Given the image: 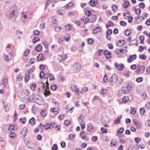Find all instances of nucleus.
<instances>
[{
  "mask_svg": "<svg viewBox=\"0 0 150 150\" xmlns=\"http://www.w3.org/2000/svg\"><path fill=\"white\" fill-rule=\"evenodd\" d=\"M139 39L140 41V43H143L144 40V37L143 35H141L139 37Z\"/></svg>",
  "mask_w": 150,
  "mask_h": 150,
  "instance_id": "38",
  "label": "nucleus"
},
{
  "mask_svg": "<svg viewBox=\"0 0 150 150\" xmlns=\"http://www.w3.org/2000/svg\"><path fill=\"white\" fill-rule=\"evenodd\" d=\"M80 136L81 137L82 139L83 140H85L86 141L88 140V139L86 136L84 135V132H81L80 133Z\"/></svg>",
  "mask_w": 150,
  "mask_h": 150,
  "instance_id": "16",
  "label": "nucleus"
},
{
  "mask_svg": "<svg viewBox=\"0 0 150 150\" xmlns=\"http://www.w3.org/2000/svg\"><path fill=\"white\" fill-rule=\"evenodd\" d=\"M42 127H44L46 130L48 129H51L54 127V126L52 125V123H46L44 125H42Z\"/></svg>",
  "mask_w": 150,
  "mask_h": 150,
  "instance_id": "8",
  "label": "nucleus"
},
{
  "mask_svg": "<svg viewBox=\"0 0 150 150\" xmlns=\"http://www.w3.org/2000/svg\"><path fill=\"white\" fill-rule=\"evenodd\" d=\"M117 7L115 5H113L112 6V10L113 11H116L117 9Z\"/></svg>",
  "mask_w": 150,
  "mask_h": 150,
  "instance_id": "40",
  "label": "nucleus"
},
{
  "mask_svg": "<svg viewBox=\"0 0 150 150\" xmlns=\"http://www.w3.org/2000/svg\"><path fill=\"white\" fill-rule=\"evenodd\" d=\"M65 28L67 30H70L71 28V26L70 24H68L65 26Z\"/></svg>",
  "mask_w": 150,
  "mask_h": 150,
  "instance_id": "61",
  "label": "nucleus"
},
{
  "mask_svg": "<svg viewBox=\"0 0 150 150\" xmlns=\"http://www.w3.org/2000/svg\"><path fill=\"white\" fill-rule=\"evenodd\" d=\"M120 25L122 26H125L127 25L126 23L123 21H121L120 22Z\"/></svg>",
  "mask_w": 150,
  "mask_h": 150,
  "instance_id": "49",
  "label": "nucleus"
},
{
  "mask_svg": "<svg viewBox=\"0 0 150 150\" xmlns=\"http://www.w3.org/2000/svg\"><path fill=\"white\" fill-rule=\"evenodd\" d=\"M51 112H55V115H57L58 114V112H57L56 109L55 108H51Z\"/></svg>",
  "mask_w": 150,
  "mask_h": 150,
  "instance_id": "47",
  "label": "nucleus"
},
{
  "mask_svg": "<svg viewBox=\"0 0 150 150\" xmlns=\"http://www.w3.org/2000/svg\"><path fill=\"white\" fill-rule=\"evenodd\" d=\"M106 93V90L105 89L102 88L100 91V93L102 95H104Z\"/></svg>",
  "mask_w": 150,
  "mask_h": 150,
  "instance_id": "63",
  "label": "nucleus"
},
{
  "mask_svg": "<svg viewBox=\"0 0 150 150\" xmlns=\"http://www.w3.org/2000/svg\"><path fill=\"white\" fill-rule=\"evenodd\" d=\"M122 91H123V92L125 94H127L129 93V91H128L127 90L125 89V88L124 87H123V88L122 90Z\"/></svg>",
  "mask_w": 150,
  "mask_h": 150,
  "instance_id": "64",
  "label": "nucleus"
},
{
  "mask_svg": "<svg viewBox=\"0 0 150 150\" xmlns=\"http://www.w3.org/2000/svg\"><path fill=\"white\" fill-rule=\"evenodd\" d=\"M50 75V74H49L48 73L45 74L44 71H42L40 72L39 76L41 79H42L43 77H44L45 79H47Z\"/></svg>",
  "mask_w": 150,
  "mask_h": 150,
  "instance_id": "7",
  "label": "nucleus"
},
{
  "mask_svg": "<svg viewBox=\"0 0 150 150\" xmlns=\"http://www.w3.org/2000/svg\"><path fill=\"white\" fill-rule=\"evenodd\" d=\"M108 30L106 31V33L108 35H110L112 33L111 29H108Z\"/></svg>",
  "mask_w": 150,
  "mask_h": 150,
  "instance_id": "55",
  "label": "nucleus"
},
{
  "mask_svg": "<svg viewBox=\"0 0 150 150\" xmlns=\"http://www.w3.org/2000/svg\"><path fill=\"white\" fill-rule=\"evenodd\" d=\"M141 13V10L140 8H138L136 9L135 11V13L137 15H139Z\"/></svg>",
  "mask_w": 150,
  "mask_h": 150,
  "instance_id": "56",
  "label": "nucleus"
},
{
  "mask_svg": "<svg viewBox=\"0 0 150 150\" xmlns=\"http://www.w3.org/2000/svg\"><path fill=\"white\" fill-rule=\"evenodd\" d=\"M74 4L73 3L70 2L65 6V9L68 8L72 6Z\"/></svg>",
  "mask_w": 150,
  "mask_h": 150,
  "instance_id": "27",
  "label": "nucleus"
},
{
  "mask_svg": "<svg viewBox=\"0 0 150 150\" xmlns=\"http://www.w3.org/2000/svg\"><path fill=\"white\" fill-rule=\"evenodd\" d=\"M69 137L68 138V140H73L75 139L76 135L75 134H70L69 135Z\"/></svg>",
  "mask_w": 150,
  "mask_h": 150,
  "instance_id": "23",
  "label": "nucleus"
},
{
  "mask_svg": "<svg viewBox=\"0 0 150 150\" xmlns=\"http://www.w3.org/2000/svg\"><path fill=\"white\" fill-rule=\"evenodd\" d=\"M85 14L88 17H89L91 14V13L90 11L88 10L85 11Z\"/></svg>",
  "mask_w": 150,
  "mask_h": 150,
  "instance_id": "42",
  "label": "nucleus"
},
{
  "mask_svg": "<svg viewBox=\"0 0 150 150\" xmlns=\"http://www.w3.org/2000/svg\"><path fill=\"white\" fill-rule=\"evenodd\" d=\"M27 134V132H21L20 135L21 137H23V138H24L25 136Z\"/></svg>",
  "mask_w": 150,
  "mask_h": 150,
  "instance_id": "41",
  "label": "nucleus"
},
{
  "mask_svg": "<svg viewBox=\"0 0 150 150\" xmlns=\"http://www.w3.org/2000/svg\"><path fill=\"white\" fill-rule=\"evenodd\" d=\"M134 140L135 142L138 144L140 142L141 139L139 137H136L134 138Z\"/></svg>",
  "mask_w": 150,
  "mask_h": 150,
  "instance_id": "43",
  "label": "nucleus"
},
{
  "mask_svg": "<svg viewBox=\"0 0 150 150\" xmlns=\"http://www.w3.org/2000/svg\"><path fill=\"white\" fill-rule=\"evenodd\" d=\"M70 124V122L67 120H65L64 121V124L66 126H67L69 125Z\"/></svg>",
  "mask_w": 150,
  "mask_h": 150,
  "instance_id": "52",
  "label": "nucleus"
},
{
  "mask_svg": "<svg viewBox=\"0 0 150 150\" xmlns=\"http://www.w3.org/2000/svg\"><path fill=\"white\" fill-rule=\"evenodd\" d=\"M57 13L61 15H64V11L63 10H57Z\"/></svg>",
  "mask_w": 150,
  "mask_h": 150,
  "instance_id": "39",
  "label": "nucleus"
},
{
  "mask_svg": "<svg viewBox=\"0 0 150 150\" xmlns=\"http://www.w3.org/2000/svg\"><path fill=\"white\" fill-rule=\"evenodd\" d=\"M123 132H117L116 135L119 137H124V135L122 134Z\"/></svg>",
  "mask_w": 150,
  "mask_h": 150,
  "instance_id": "33",
  "label": "nucleus"
},
{
  "mask_svg": "<svg viewBox=\"0 0 150 150\" xmlns=\"http://www.w3.org/2000/svg\"><path fill=\"white\" fill-rule=\"evenodd\" d=\"M88 88L87 87H84L82 88L81 91V93H85L86 91L88 90Z\"/></svg>",
  "mask_w": 150,
  "mask_h": 150,
  "instance_id": "36",
  "label": "nucleus"
},
{
  "mask_svg": "<svg viewBox=\"0 0 150 150\" xmlns=\"http://www.w3.org/2000/svg\"><path fill=\"white\" fill-rule=\"evenodd\" d=\"M96 17L95 15H93L91 17V18L90 22H95L96 19Z\"/></svg>",
  "mask_w": 150,
  "mask_h": 150,
  "instance_id": "24",
  "label": "nucleus"
},
{
  "mask_svg": "<svg viewBox=\"0 0 150 150\" xmlns=\"http://www.w3.org/2000/svg\"><path fill=\"white\" fill-rule=\"evenodd\" d=\"M132 88V87L131 84L127 85L126 88L125 89L127 90L129 92L130 91Z\"/></svg>",
  "mask_w": 150,
  "mask_h": 150,
  "instance_id": "44",
  "label": "nucleus"
},
{
  "mask_svg": "<svg viewBox=\"0 0 150 150\" xmlns=\"http://www.w3.org/2000/svg\"><path fill=\"white\" fill-rule=\"evenodd\" d=\"M124 3L122 4L123 7L124 8H125L128 7L129 5V2L128 1H127L126 0H124Z\"/></svg>",
  "mask_w": 150,
  "mask_h": 150,
  "instance_id": "20",
  "label": "nucleus"
},
{
  "mask_svg": "<svg viewBox=\"0 0 150 150\" xmlns=\"http://www.w3.org/2000/svg\"><path fill=\"white\" fill-rule=\"evenodd\" d=\"M82 21L84 22V23H87L90 22V19L88 18L83 17L81 19Z\"/></svg>",
  "mask_w": 150,
  "mask_h": 150,
  "instance_id": "18",
  "label": "nucleus"
},
{
  "mask_svg": "<svg viewBox=\"0 0 150 150\" xmlns=\"http://www.w3.org/2000/svg\"><path fill=\"white\" fill-rule=\"evenodd\" d=\"M146 55L144 54H140L139 55V58L140 59L142 60H145L146 59Z\"/></svg>",
  "mask_w": 150,
  "mask_h": 150,
  "instance_id": "32",
  "label": "nucleus"
},
{
  "mask_svg": "<svg viewBox=\"0 0 150 150\" xmlns=\"http://www.w3.org/2000/svg\"><path fill=\"white\" fill-rule=\"evenodd\" d=\"M46 88L45 89V91H44L43 93L45 96H48L50 95V89L49 88V83L47 81H46Z\"/></svg>",
  "mask_w": 150,
  "mask_h": 150,
  "instance_id": "5",
  "label": "nucleus"
},
{
  "mask_svg": "<svg viewBox=\"0 0 150 150\" xmlns=\"http://www.w3.org/2000/svg\"><path fill=\"white\" fill-rule=\"evenodd\" d=\"M75 92L77 95H79V94L80 92L79 89L76 88V86H75V89L74 90Z\"/></svg>",
  "mask_w": 150,
  "mask_h": 150,
  "instance_id": "45",
  "label": "nucleus"
},
{
  "mask_svg": "<svg viewBox=\"0 0 150 150\" xmlns=\"http://www.w3.org/2000/svg\"><path fill=\"white\" fill-rule=\"evenodd\" d=\"M139 6L141 8H144L145 7V5L144 3L142 2L139 4Z\"/></svg>",
  "mask_w": 150,
  "mask_h": 150,
  "instance_id": "59",
  "label": "nucleus"
},
{
  "mask_svg": "<svg viewBox=\"0 0 150 150\" xmlns=\"http://www.w3.org/2000/svg\"><path fill=\"white\" fill-rule=\"evenodd\" d=\"M52 22L53 23H57V21L56 17L55 16H53L51 18Z\"/></svg>",
  "mask_w": 150,
  "mask_h": 150,
  "instance_id": "26",
  "label": "nucleus"
},
{
  "mask_svg": "<svg viewBox=\"0 0 150 150\" xmlns=\"http://www.w3.org/2000/svg\"><path fill=\"white\" fill-rule=\"evenodd\" d=\"M144 107L141 108L140 109V112L141 115H143L144 114L145 112V110L144 109Z\"/></svg>",
  "mask_w": 150,
  "mask_h": 150,
  "instance_id": "34",
  "label": "nucleus"
},
{
  "mask_svg": "<svg viewBox=\"0 0 150 150\" xmlns=\"http://www.w3.org/2000/svg\"><path fill=\"white\" fill-rule=\"evenodd\" d=\"M125 42L124 40H121L118 41L116 43V45L117 46L121 47L122 46L125 45Z\"/></svg>",
  "mask_w": 150,
  "mask_h": 150,
  "instance_id": "15",
  "label": "nucleus"
},
{
  "mask_svg": "<svg viewBox=\"0 0 150 150\" xmlns=\"http://www.w3.org/2000/svg\"><path fill=\"white\" fill-rule=\"evenodd\" d=\"M133 121L135 126L138 129L142 127V125L140 121L136 119H133Z\"/></svg>",
  "mask_w": 150,
  "mask_h": 150,
  "instance_id": "9",
  "label": "nucleus"
},
{
  "mask_svg": "<svg viewBox=\"0 0 150 150\" xmlns=\"http://www.w3.org/2000/svg\"><path fill=\"white\" fill-rule=\"evenodd\" d=\"M137 57V56L135 54H134L133 55H130L129 56V57L128 58L127 61L129 63H130L133 61V59H135Z\"/></svg>",
  "mask_w": 150,
  "mask_h": 150,
  "instance_id": "11",
  "label": "nucleus"
},
{
  "mask_svg": "<svg viewBox=\"0 0 150 150\" xmlns=\"http://www.w3.org/2000/svg\"><path fill=\"white\" fill-rule=\"evenodd\" d=\"M52 2V0H47L46 2V6L45 9H46L47 8V5H49Z\"/></svg>",
  "mask_w": 150,
  "mask_h": 150,
  "instance_id": "57",
  "label": "nucleus"
},
{
  "mask_svg": "<svg viewBox=\"0 0 150 150\" xmlns=\"http://www.w3.org/2000/svg\"><path fill=\"white\" fill-rule=\"evenodd\" d=\"M115 67L116 69H118L119 71L123 70L124 68V65L123 64H118L117 62H115L114 64Z\"/></svg>",
  "mask_w": 150,
  "mask_h": 150,
  "instance_id": "6",
  "label": "nucleus"
},
{
  "mask_svg": "<svg viewBox=\"0 0 150 150\" xmlns=\"http://www.w3.org/2000/svg\"><path fill=\"white\" fill-rule=\"evenodd\" d=\"M90 5L92 7H95L96 4L98 3V0H91L89 2Z\"/></svg>",
  "mask_w": 150,
  "mask_h": 150,
  "instance_id": "14",
  "label": "nucleus"
},
{
  "mask_svg": "<svg viewBox=\"0 0 150 150\" xmlns=\"http://www.w3.org/2000/svg\"><path fill=\"white\" fill-rule=\"evenodd\" d=\"M97 139H98V137H97L94 136L93 137L91 138V140L93 142H95L97 141Z\"/></svg>",
  "mask_w": 150,
  "mask_h": 150,
  "instance_id": "60",
  "label": "nucleus"
},
{
  "mask_svg": "<svg viewBox=\"0 0 150 150\" xmlns=\"http://www.w3.org/2000/svg\"><path fill=\"white\" fill-rule=\"evenodd\" d=\"M18 14V8L16 5H13L9 8L8 16L10 20H15L17 18Z\"/></svg>",
  "mask_w": 150,
  "mask_h": 150,
  "instance_id": "1",
  "label": "nucleus"
},
{
  "mask_svg": "<svg viewBox=\"0 0 150 150\" xmlns=\"http://www.w3.org/2000/svg\"><path fill=\"white\" fill-rule=\"evenodd\" d=\"M131 33V30L130 29H127L125 32V35L126 36L129 35Z\"/></svg>",
  "mask_w": 150,
  "mask_h": 150,
  "instance_id": "37",
  "label": "nucleus"
},
{
  "mask_svg": "<svg viewBox=\"0 0 150 150\" xmlns=\"http://www.w3.org/2000/svg\"><path fill=\"white\" fill-rule=\"evenodd\" d=\"M44 57V54L41 53L39 54L37 57L38 59L40 61H41L43 60V57Z\"/></svg>",
  "mask_w": 150,
  "mask_h": 150,
  "instance_id": "28",
  "label": "nucleus"
},
{
  "mask_svg": "<svg viewBox=\"0 0 150 150\" xmlns=\"http://www.w3.org/2000/svg\"><path fill=\"white\" fill-rule=\"evenodd\" d=\"M29 122L31 125H33L35 123V120L34 118L32 117L29 121Z\"/></svg>",
  "mask_w": 150,
  "mask_h": 150,
  "instance_id": "25",
  "label": "nucleus"
},
{
  "mask_svg": "<svg viewBox=\"0 0 150 150\" xmlns=\"http://www.w3.org/2000/svg\"><path fill=\"white\" fill-rule=\"evenodd\" d=\"M40 39L38 37H35L33 40V42L34 43H36L37 42L39 41Z\"/></svg>",
  "mask_w": 150,
  "mask_h": 150,
  "instance_id": "31",
  "label": "nucleus"
},
{
  "mask_svg": "<svg viewBox=\"0 0 150 150\" xmlns=\"http://www.w3.org/2000/svg\"><path fill=\"white\" fill-rule=\"evenodd\" d=\"M57 88V86L55 85H52L50 86V88L52 91L55 90Z\"/></svg>",
  "mask_w": 150,
  "mask_h": 150,
  "instance_id": "48",
  "label": "nucleus"
},
{
  "mask_svg": "<svg viewBox=\"0 0 150 150\" xmlns=\"http://www.w3.org/2000/svg\"><path fill=\"white\" fill-rule=\"evenodd\" d=\"M104 52V51H103V50L101 49H99L97 52V53L98 55L101 56L102 55L104 54V53H103Z\"/></svg>",
  "mask_w": 150,
  "mask_h": 150,
  "instance_id": "35",
  "label": "nucleus"
},
{
  "mask_svg": "<svg viewBox=\"0 0 150 150\" xmlns=\"http://www.w3.org/2000/svg\"><path fill=\"white\" fill-rule=\"evenodd\" d=\"M8 129L9 131H12V130H13L15 129V127L13 125H11L9 126Z\"/></svg>",
  "mask_w": 150,
  "mask_h": 150,
  "instance_id": "46",
  "label": "nucleus"
},
{
  "mask_svg": "<svg viewBox=\"0 0 150 150\" xmlns=\"http://www.w3.org/2000/svg\"><path fill=\"white\" fill-rule=\"evenodd\" d=\"M109 118L107 116L103 117L101 119V122L104 123H107L109 121Z\"/></svg>",
  "mask_w": 150,
  "mask_h": 150,
  "instance_id": "13",
  "label": "nucleus"
},
{
  "mask_svg": "<svg viewBox=\"0 0 150 150\" xmlns=\"http://www.w3.org/2000/svg\"><path fill=\"white\" fill-rule=\"evenodd\" d=\"M104 53V54L105 55V57L107 59H109L111 58V53L109 51L107 50H105L104 51V52H103Z\"/></svg>",
  "mask_w": 150,
  "mask_h": 150,
  "instance_id": "10",
  "label": "nucleus"
},
{
  "mask_svg": "<svg viewBox=\"0 0 150 150\" xmlns=\"http://www.w3.org/2000/svg\"><path fill=\"white\" fill-rule=\"evenodd\" d=\"M117 79V74H115L112 75L108 80V81L111 85H113L116 83Z\"/></svg>",
  "mask_w": 150,
  "mask_h": 150,
  "instance_id": "2",
  "label": "nucleus"
},
{
  "mask_svg": "<svg viewBox=\"0 0 150 150\" xmlns=\"http://www.w3.org/2000/svg\"><path fill=\"white\" fill-rule=\"evenodd\" d=\"M122 116H120L117 118L116 119L114 122V123L115 124H117L120 121V119L122 118Z\"/></svg>",
  "mask_w": 150,
  "mask_h": 150,
  "instance_id": "30",
  "label": "nucleus"
},
{
  "mask_svg": "<svg viewBox=\"0 0 150 150\" xmlns=\"http://www.w3.org/2000/svg\"><path fill=\"white\" fill-rule=\"evenodd\" d=\"M29 76L27 74H26L25 76V81H28L30 79Z\"/></svg>",
  "mask_w": 150,
  "mask_h": 150,
  "instance_id": "51",
  "label": "nucleus"
},
{
  "mask_svg": "<svg viewBox=\"0 0 150 150\" xmlns=\"http://www.w3.org/2000/svg\"><path fill=\"white\" fill-rule=\"evenodd\" d=\"M73 70L75 72L79 71L81 68V66L78 62L74 63L73 65Z\"/></svg>",
  "mask_w": 150,
  "mask_h": 150,
  "instance_id": "3",
  "label": "nucleus"
},
{
  "mask_svg": "<svg viewBox=\"0 0 150 150\" xmlns=\"http://www.w3.org/2000/svg\"><path fill=\"white\" fill-rule=\"evenodd\" d=\"M58 146L56 144H54L52 147V150H57Z\"/></svg>",
  "mask_w": 150,
  "mask_h": 150,
  "instance_id": "54",
  "label": "nucleus"
},
{
  "mask_svg": "<svg viewBox=\"0 0 150 150\" xmlns=\"http://www.w3.org/2000/svg\"><path fill=\"white\" fill-rule=\"evenodd\" d=\"M93 42V40L91 38H89L87 40V43L89 44H92Z\"/></svg>",
  "mask_w": 150,
  "mask_h": 150,
  "instance_id": "53",
  "label": "nucleus"
},
{
  "mask_svg": "<svg viewBox=\"0 0 150 150\" xmlns=\"http://www.w3.org/2000/svg\"><path fill=\"white\" fill-rule=\"evenodd\" d=\"M29 53V50L28 49H27L24 52V55L25 56H27Z\"/></svg>",
  "mask_w": 150,
  "mask_h": 150,
  "instance_id": "62",
  "label": "nucleus"
},
{
  "mask_svg": "<svg viewBox=\"0 0 150 150\" xmlns=\"http://www.w3.org/2000/svg\"><path fill=\"white\" fill-rule=\"evenodd\" d=\"M9 136L11 138H15L16 137V134L14 132H11L9 133Z\"/></svg>",
  "mask_w": 150,
  "mask_h": 150,
  "instance_id": "29",
  "label": "nucleus"
},
{
  "mask_svg": "<svg viewBox=\"0 0 150 150\" xmlns=\"http://www.w3.org/2000/svg\"><path fill=\"white\" fill-rule=\"evenodd\" d=\"M46 85L45 83H43L42 86L38 88V90H39V92H42V93L44 92V91H45Z\"/></svg>",
  "mask_w": 150,
  "mask_h": 150,
  "instance_id": "17",
  "label": "nucleus"
},
{
  "mask_svg": "<svg viewBox=\"0 0 150 150\" xmlns=\"http://www.w3.org/2000/svg\"><path fill=\"white\" fill-rule=\"evenodd\" d=\"M36 87V85L35 84H32L30 86V88L33 90H35V88Z\"/></svg>",
  "mask_w": 150,
  "mask_h": 150,
  "instance_id": "58",
  "label": "nucleus"
},
{
  "mask_svg": "<svg viewBox=\"0 0 150 150\" xmlns=\"http://www.w3.org/2000/svg\"><path fill=\"white\" fill-rule=\"evenodd\" d=\"M145 69V66H144L139 65L137 67V69L136 71L137 74L144 73Z\"/></svg>",
  "mask_w": 150,
  "mask_h": 150,
  "instance_id": "4",
  "label": "nucleus"
},
{
  "mask_svg": "<svg viewBox=\"0 0 150 150\" xmlns=\"http://www.w3.org/2000/svg\"><path fill=\"white\" fill-rule=\"evenodd\" d=\"M27 13L26 12H23L22 15V18H24L25 19L27 17Z\"/></svg>",
  "mask_w": 150,
  "mask_h": 150,
  "instance_id": "50",
  "label": "nucleus"
},
{
  "mask_svg": "<svg viewBox=\"0 0 150 150\" xmlns=\"http://www.w3.org/2000/svg\"><path fill=\"white\" fill-rule=\"evenodd\" d=\"M40 114L42 117H45L46 116L47 113L46 110H43L41 111Z\"/></svg>",
  "mask_w": 150,
  "mask_h": 150,
  "instance_id": "22",
  "label": "nucleus"
},
{
  "mask_svg": "<svg viewBox=\"0 0 150 150\" xmlns=\"http://www.w3.org/2000/svg\"><path fill=\"white\" fill-rule=\"evenodd\" d=\"M42 49V46L40 44H38L36 46L35 50L37 52H40Z\"/></svg>",
  "mask_w": 150,
  "mask_h": 150,
  "instance_id": "21",
  "label": "nucleus"
},
{
  "mask_svg": "<svg viewBox=\"0 0 150 150\" xmlns=\"http://www.w3.org/2000/svg\"><path fill=\"white\" fill-rule=\"evenodd\" d=\"M101 28L100 27H97L93 30V32L94 34H96L101 31Z\"/></svg>",
  "mask_w": 150,
  "mask_h": 150,
  "instance_id": "19",
  "label": "nucleus"
},
{
  "mask_svg": "<svg viewBox=\"0 0 150 150\" xmlns=\"http://www.w3.org/2000/svg\"><path fill=\"white\" fill-rule=\"evenodd\" d=\"M87 129L88 130V131H96L99 130V129L98 128L96 127H93L91 125L88 126L87 127Z\"/></svg>",
  "mask_w": 150,
  "mask_h": 150,
  "instance_id": "12",
  "label": "nucleus"
}]
</instances>
